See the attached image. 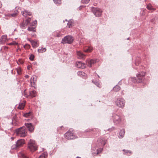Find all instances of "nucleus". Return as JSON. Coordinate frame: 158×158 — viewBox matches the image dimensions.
<instances>
[{"label": "nucleus", "mask_w": 158, "mask_h": 158, "mask_svg": "<svg viewBox=\"0 0 158 158\" xmlns=\"http://www.w3.org/2000/svg\"><path fill=\"white\" fill-rule=\"evenodd\" d=\"M37 77L36 76H33L31 78L30 80V84L31 87H35L36 86L35 82L36 81Z\"/></svg>", "instance_id": "10"}, {"label": "nucleus", "mask_w": 158, "mask_h": 158, "mask_svg": "<svg viewBox=\"0 0 158 158\" xmlns=\"http://www.w3.org/2000/svg\"><path fill=\"white\" fill-rule=\"evenodd\" d=\"M54 2L56 4H60L61 2V0H53Z\"/></svg>", "instance_id": "33"}, {"label": "nucleus", "mask_w": 158, "mask_h": 158, "mask_svg": "<svg viewBox=\"0 0 158 158\" xmlns=\"http://www.w3.org/2000/svg\"><path fill=\"white\" fill-rule=\"evenodd\" d=\"M34 58V56L33 55L31 54L30 55L29 57V59L31 61L33 60Z\"/></svg>", "instance_id": "36"}, {"label": "nucleus", "mask_w": 158, "mask_h": 158, "mask_svg": "<svg viewBox=\"0 0 158 158\" xmlns=\"http://www.w3.org/2000/svg\"><path fill=\"white\" fill-rule=\"evenodd\" d=\"M19 156L20 157H22V158H28L23 153H20L19 154Z\"/></svg>", "instance_id": "27"}, {"label": "nucleus", "mask_w": 158, "mask_h": 158, "mask_svg": "<svg viewBox=\"0 0 158 158\" xmlns=\"http://www.w3.org/2000/svg\"><path fill=\"white\" fill-rule=\"evenodd\" d=\"M35 28L33 27H29L28 28L27 30L28 31H31L32 32H34L35 31Z\"/></svg>", "instance_id": "28"}, {"label": "nucleus", "mask_w": 158, "mask_h": 158, "mask_svg": "<svg viewBox=\"0 0 158 158\" xmlns=\"http://www.w3.org/2000/svg\"><path fill=\"white\" fill-rule=\"evenodd\" d=\"M25 105V102H23L19 104L18 108L20 110L23 109L24 108Z\"/></svg>", "instance_id": "20"}, {"label": "nucleus", "mask_w": 158, "mask_h": 158, "mask_svg": "<svg viewBox=\"0 0 158 158\" xmlns=\"http://www.w3.org/2000/svg\"><path fill=\"white\" fill-rule=\"evenodd\" d=\"M102 148H100V149H99V150L97 149L96 154H98L100 152H101L102 151Z\"/></svg>", "instance_id": "39"}, {"label": "nucleus", "mask_w": 158, "mask_h": 158, "mask_svg": "<svg viewBox=\"0 0 158 158\" xmlns=\"http://www.w3.org/2000/svg\"><path fill=\"white\" fill-rule=\"evenodd\" d=\"M114 123L116 124H118L120 123L121 121V119L119 116L114 114L113 116Z\"/></svg>", "instance_id": "8"}, {"label": "nucleus", "mask_w": 158, "mask_h": 158, "mask_svg": "<svg viewBox=\"0 0 158 158\" xmlns=\"http://www.w3.org/2000/svg\"><path fill=\"white\" fill-rule=\"evenodd\" d=\"M120 89V87L118 85H116L113 88V90L115 92H118Z\"/></svg>", "instance_id": "23"}, {"label": "nucleus", "mask_w": 158, "mask_h": 158, "mask_svg": "<svg viewBox=\"0 0 158 158\" xmlns=\"http://www.w3.org/2000/svg\"><path fill=\"white\" fill-rule=\"evenodd\" d=\"M77 55L79 59H84L85 57V55L80 51L77 52Z\"/></svg>", "instance_id": "15"}, {"label": "nucleus", "mask_w": 158, "mask_h": 158, "mask_svg": "<svg viewBox=\"0 0 158 158\" xmlns=\"http://www.w3.org/2000/svg\"><path fill=\"white\" fill-rule=\"evenodd\" d=\"M31 114V113L30 112H29V113H26V114H24V116L25 117H27L28 116H29Z\"/></svg>", "instance_id": "38"}, {"label": "nucleus", "mask_w": 158, "mask_h": 158, "mask_svg": "<svg viewBox=\"0 0 158 158\" xmlns=\"http://www.w3.org/2000/svg\"><path fill=\"white\" fill-rule=\"evenodd\" d=\"M114 127H112L111 128L108 129V131H112L114 130Z\"/></svg>", "instance_id": "43"}, {"label": "nucleus", "mask_w": 158, "mask_h": 158, "mask_svg": "<svg viewBox=\"0 0 158 158\" xmlns=\"http://www.w3.org/2000/svg\"><path fill=\"white\" fill-rule=\"evenodd\" d=\"M76 158H81V157H77Z\"/></svg>", "instance_id": "49"}, {"label": "nucleus", "mask_w": 158, "mask_h": 158, "mask_svg": "<svg viewBox=\"0 0 158 158\" xmlns=\"http://www.w3.org/2000/svg\"><path fill=\"white\" fill-rule=\"evenodd\" d=\"M17 15V14L16 13H14L11 14L10 15L12 17H15V16H16Z\"/></svg>", "instance_id": "44"}, {"label": "nucleus", "mask_w": 158, "mask_h": 158, "mask_svg": "<svg viewBox=\"0 0 158 158\" xmlns=\"http://www.w3.org/2000/svg\"><path fill=\"white\" fill-rule=\"evenodd\" d=\"M18 44V43H17L15 41H13L11 43L8 44L9 45H17Z\"/></svg>", "instance_id": "35"}, {"label": "nucleus", "mask_w": 158, "mask_h": 158, "mask_svg": "<svg viewBox=\"0 0 158 158\" xmlns=\"http://www.w3.org/2000/svg\"><path fill=\"white\" fill-rule=\"evenodd\" d=\"M73 39L72 36L67 35L64 37L62 40L61 43L63 44H71L73 42Z\"/></svg>", "instance_id": "4"}, {"label": "nucleus", "mask_w": 158, "mask_h": 158, "mask_svg": "<svg viewBox=\"0 0 158 158\" xmlns=\"http://www.w3.org/2000/svg\"><path fill=\"white\" fill-rule=\"evenodd\" d=\"M28 148L31 152H34L37 150L38 146L34 140L31 139L30 140L28 143Z\"/></svg>", "instance_id": "1"}, {"label": "nucleus", "mask_w": 158, "mask_h": 158, "mask_svg": "<svg viewBox=\"0 0 158 158\" xmlns=\"http://www.w3.org/2000/svg\"><path fill=\"white\" fill-rule=\"evenodd\" d=\"M73 25V23L72 22V20H70L69 21L68 23H67V26H68L69 28H70L72 27Z\"/></svg>", "instance_id": "24"}, {"label": "nucleus", "mask_w": 158, "mask_h": 158, "mask_svg": "<svg viewBox=\"0 0 158 158\" xmlns=\"http://www.w3.org/2000/svg\"><path fill=\"white\" fill-rule=\"evenodd\" d=\"M17 70V72L18 74H20L21 72V69L20 68H17L16 69Z\"/></svg>", "instance_id": "40"}, {"label": "nucleus", "mask_w": 158, "mask_h": 158, "mask_svg": "<svg viewBox=\"0 0 158 158\" xmlns=\"http://www.w3.org/2000/svg\"><path fill=\"white\" fill-rule=\"evenodd\" d=\"M30 95L32 98L35 97L36 95V92L35 90L31 91L30 93Z\"/></svg>", "instance_id": "21"}, {"label": "nucleus", "mask_w": 158, "mask_h": 158, "mask_svg": "<svg viewBox=\"0 0 158 158\" xmlns=\"http://www.w3.org/2000/svg\"><path fill=\"white\" fill-rule=\"evenodd\" d=\"M8 41L6 35H4L2 36L0 39V44H3Z\"/></svg>", "instance_id": "13"}, {"label": "nucleus", "mask_w": 158, "mask_h": 158, "mask_svg": "<svg viewBox=\"0 0 158 158\" xmlns=\"http://www.w3.org/2000/svg\"><path fill=\"white\" fill-rule=\"evenodd\" d=\"M29 68H30V67H29V66H28L27 67V69H29Z\"/></svg>", "instance_id": "48"}, {"label": "nucleus", "mask_w": 158, "mask_h": 158, "mask_svg": "<svg viewBox=\"0 0 158 158\" xmlns=\"http://www.w3.org/2000/svg\"><path fill=\"white\" fill-rule=\"evenodd\" d=\"M123 151L124 152V154L130 156L131 155L132 153L131 151L128 150H125V149L123 150Z\"/></svg>", "instance_id": "22"}, {"label": "nucleus", "mask_w": 158, "mask_h": 158, "mask_svg": "<svg viewBox=\"0 0 158 158\" xmlns=\"http://www.w3.org/2000/svg\"><path fill=\"white\" fill-rule=\"evenodd\" d=\"M57 37H59V36H59V35H57Z\"/></svg>", "instance_id": "50"}, {"label": "nucleus", "mask_w": 158, "mask_h": 158, "mask_svg": "<svg viewBox=\"0 0 158 158\" xmlns=\"http://www.w3.org/2000/svg\"><path fill=\"white\" fill-rule=\"evenodd\" d=\"M46 48H43L41 47L38 50V51L39 52H43L46 51Z\"/></svg>", "instance_id": "25"}, {"label": "nucleus", "mask_w": 158, "mask_h": 158, "mask_svg": "<svg viewBox=\"0 0 158 158\" xmlns=\"http://www.w3.org/2000/svg\"><path fill=\"white\" fill-rule=\"evenodd\" d=\"M116 105L118 107L123 108L124 106L125 101L122 98H118L115 102Z\"/></svg>", "instance_id": "5"}, {"label": "nucleus", "mask_w": 158, "mask_h": 158, "mask_svg": "<svg viewBox=\"0 0 158 158\" xmlns=\"http://www.w3.org/2000/svg\"><path fill=\"white\" fill-rule=\"evenodd\" d=\"M25 77L26 78H28L29 77V76L28 75H26L25 76Z\"/></svg>", "instance_id": "47"}, {"label": "nucleus", "mask_w": 158, "mask_h": 158, "mask_svg": "<svg viewBox=\"0 0 158 158\" xmlns=\"http://www.w3.org/2000/svg\"><path fill=\"white\" fill-rule=\"evenodd\" d=\"M64 136L66 138L68 139H74L77 138L70 131L66 132L64 134Z\"/></svg>", "instance_id": "7"}, {"label": "nucleus", "mask_w": 158, "mask_h": 158, "mask_svg": "<svg viewBox=\"0 0 158 158\" xmlns=\"http://www.w3.org/2000/svg\"><path fill=\"white\" fill-rule=\"evenodd\" d=\"M89 50V52H90L93 50V48L91 47H89L87 48Z\"/></svg>", "instance_id": "41"}, {"label": "nucleus", "mask_w": 158, "mask_h": 158, "mask_svg": "<svg viewBox=\"0 0 158 158\" xmlns=\"http://www.w3.org/2000/svg\"><path fill=\"white\" fill-rule=\"evenodd\" d=\"M93 13L96 16L99 17L101 15L102 11L99 8H93L92 10Z\"/></svg>", "instance_id": "9"}, {"label": "nucleus", "mask_w": 158, "mask_h": 158, "mask_svg": "<svg viewBox=\"0 0 158 158\" xmlns=\"http://www.w3.org/2000/svg\"><path fill=\"white\" fill-rule=\"evenodd\" d=\"M20 25L21 28L22 29H24L26 28V26H27L26 25V23H21Z\"/></svg>", "instance_id": "32"}, {"label": "nucleus", "mask_w": 158, "mask_h": 158, "mask_svg": "<svg viewBox=\"0 0 158 158\" xmlns=\"http://www.w3.org/2000/svg\"><path fill=\"white\" fill-rule=\"evenodd\" d=\"M145 75L144 73L141 72L139 74H136L137 79H136V82L137 83H141L142 82L143 80V76Z\"/></svg>", "instance_id": "6"}, {"label": "nucleus", "mask_w": 158, "mask_h": 158, "mask_svg": "<svg viewBox=\"0 0 158 158\" xmlns=\"http://www.w3.org/2000/svg\"><path fill=\"white\" fill-rule=\"evenodd\" d=\"M11 138L12 139H13V137H11Z\"/></svg>", "instance_id": "52"}, {"label": "nucleus", "mask_w": 158, "mask_h": 158, "mask_svg": "<svg viewBox=\"0 0 158 158\" xmlns=\"http://www.w3.org/2000/svg\"><path fill=\"white\" fill-rule=\"evenodd\" d=\"M125 133V130L123 129L121 130L119 133V138H122L124 136Z\"/></svg>", "instance_id": "19"}, {"label": "nucleus", "mask_w": 158, "mask_h": 158, "mask_svg": "<svg viewBox=\"0 0 158 158\" xmlns=\"http://www.w3.org/2000/svg\"><path fill=\"white\" fill-rule=\"evenodd\" d=\"M93 153L94 154H94H96V153L95 152V153H94V152H93Z\"/></svg>", "instance_id": "51"}, {"label": "nucleus", "mask_w": 158, "mask_h": 158, "mask_svg": "<svg viewBox=\"0 0 158 158\" xmlns=\"http://www.w3.org/2000/svg\"><path fill=\"white\" fill-rule=\"evenodd\" d=\"M76 66L80 68L84 69L85 67V64L80 61H77L76 63Z\"/></svg>", "instance_id": "14"}, {"label": "nucleus", "mask_w": 158, "mask_h": 158, "mask_svg": "<svg viewBox=\"0 0 158 158\" xmlns=\"http://www.w3.org/2000/svg\"><path fill=\"white\" fill-rule=\"evenodd\" d=\"M89 1L90 0H82L81 2L83 3L86 4L88 3Z\"/></svg>", "instance_id": "34"}, {"label": "nucleus", "mask_w": 158, "mask_h": 158, "mask_svg": "<svg viewBox=\"0 0 158 158\" xmlns=\"http://www.w3.org/2000/svg\"><path fill=\"white\" fill-rule=\"evenodd\" d=\"M100 143L101 145H104L106 143V139L104 138L101 139L98 141Z\"/></svg>", "instance_id": "18"}, {"label": "nucleus", "mask_w": 158, "mask_h": 158, "mask_svg": "<svg viewBox=\"0 0 158 158\" xmlns=\"http://www.w3.org/2000/svg\"><path fill=\"white\" fill-rule=\"evenodd\" d=\"M24 140L23 139H20L17 141L15 144L13 145L11 148L12 149H17L21 147L24 144Z\"/></svg>", "instance_id": "3"}, {"label": "nucleus", "mask_w": 158, "mask_h": 158, "mask_svg": "<svg viewBox=\"0 0 158 158\" xmlns=\"http://www.w3.org/2000/svg\"><path fill=\"white\" fill-rule=\"evenodd\" d=\"M147 8L148 9V10H151L152 9V7L151 5L150 4L148 5L147 6Z\"/></svg>", "instance_id": "37"}, {"label": "nucleus", "mask_w": 158, "mask_h": 158, "mask_svg": "<svg viewBox=\"0 0 158 158\" xmlns=\"http://www.w3.org/2000/svg\"><path fill=\"white\" fill-rule=\"evenodd\" d=\"M25 46H27L28 48H29L30 47V45L29 44H26Z\"/></svg>", "instance_id": "46"}, {"label": "nucleus", "mask_w": 158, "mask_h": 158, "mask_svg": "<svg viewBox=\"0 0 158 158\" xmlns=\"http://www.w3.org/2000/svg\"><path fill=\"white\" fill-rule=\"evenodd\" d=\"M32 46L34 48H35L39 46V44L37 41L34 40H30Z\"/></svg>", "instance_id": "17"}, {"label": "nucleus", "mask_w": 158, "mask_h": 158, "mask_svg": "<svg viewBox=\"0 0 158 158\" xmlns=\"http://www.w3.org/2000/svg\"><path fill=\"white\" fill-rule=\"evenodd\" d=\"M47 156V153H44L40 155L38 158H45Z\"/></svg>", "instance_id": "26"}, {"label": "nucleus", "mask_w": 158, "mask_h": 158, "mask_svg": "<svg viewBox=\"0 0 158 158\" xmlns=\"http://www.w3.org/2000/svg\"><path fill=\"white\" fill-rule=\"evenodd\" d=\"M25 127L24 126L21 127L15 130L17 135L22 137H23L27 135Z\"/></svg>", "instance_id": "2"}, {"label": "nucleus", "mask_w": 158, "mask_h": 158, "mask_svg": "<svg viewBox=\"0 0 158 158\" xmlns=\"http://www.w3.org/2000/svg\"><path fill=\"white\" fill-rule=\"evenodd\" d=\"M97 60H86L87 65L89 67L97 62Z\"/></svg>", "instance_id": "11"}, {"label": "nucleus", "mask_w": 158, "mask_h": 158, "mask_svg": "<svg viewBox=\"0 0 158 158\" xmlns=\"http://www.w3.org/2000/svg\"><path fill=\"white\" fill-rule=\"evenodd\" d=\"M77 74L80 76H84L85 74V73L84 72H81V71H78L77 72Z\"/></svg>", "instance_id": "29"}, {"label": "nucleus", "mask_w": 158, "mask_h": 158, "mask_svg": "<svg viewBox=\"0 0 158 158\" xmlns=\"http://www.w3.org/2000/svg\"><path fill=\"white\" fill-rule=\"evenodd\" d=\"M21 13L22 15L25 17H27V15L30 16L32 15L31 13L28 12L26 10H24L23 11H22Z\"/></svg>", "instance_id": "16"}, {"label": "nucleus", "mask_w": 158, "mask_h": 158, "mask_svg": "<svg viewBox=\"0 0 158 158\" xmlns=\"http://www.w3.org/2000/svg\"><path fill=\"white\" fill-rule=\"evenodd\" d=\"M37 23V22L36 20L34 21L32 23V25L33 26H35Z\"/></svg>", "instance_id": "42"}, {"label": "nucleus", "mask_w": 158, "mask_h": 158, "mask_svg": "<svg viewBox=\"0 0 158 158\" xmlns=\"http://www.w3.org/2000/svg\"><path fill=\"white\" fill-rule=\"evenodd\" d=\"M31 18H28L27 19L25 22V23H26V25H27L29 23H30V22L31 21Z\"/></svg>", "instance_id": "30"}, {"label": "nucleus", "mask_w": 158, "mask_h": 158, "mask_svg": "<svg viewBox=\"0 0 158 158\" xmlns=\"http://www.w3.org/2000/svg\"><path fill=\"white\" fill-rule=\"evenodd\" d=\"M92 82L96 85L99 88L100 87L101 85L99 82L98 81L94 82V81H92Z\"/></svg>", "instance_id": "31"}, {"label": "nucleus", "mask_w": 158, "mask_h": 158, "mask_svg": "<svg viewBox=\"0 0 158 158\" xmlns=\"http://www.w3.org/2000/svg\"><path fill=\"white\" fill-rule=\"evenodd\" d=\"M84 51L85 52H89V50H88V48H85L84 50Z\"/></svg>", "instance_id": "45"}, {"label": "nucleus", "mask_w": 158, "mask_h": 158, "mask_svg": "<svg viewBox=\"0 0 158 158\" xmlns=\"http://www.w3.org/2000/svg\"><path fill=\"white\" fill-rule=\"evenodd\" d=\"M25 125L29 132H33L34 130V127L31 123H25Z\"/></svg>", "instance_id": "12"}]
</instances>
